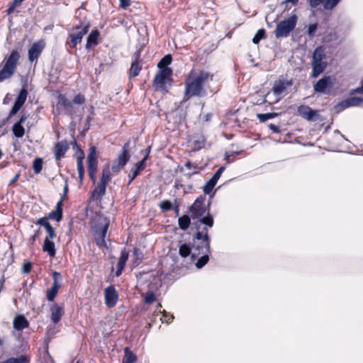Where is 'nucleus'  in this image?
I'll list each match as a JSON object with an SVG mask.
<instances>
[{
    "label": "nucleus",
    "instance_id": "1",
    "mask_svg": "<svg viewBox=\"0 0 363 363\" xmlns=\"http://www.w3.org/2000/svg\"><path fill=\"white\" fill-rule=\"evenodd\" d=\"M213 75L207 71L196 72L192 69L185 82L184 98L188 100L192 97H201L206 95L204 86L213 81Z\"/></svg>",
    "mask_w": 363,
    "mask_h": 363
},
{
    "label": "nucleus",
    "instance_id": "2",
    "mask_svg": "<svg viewBox=\"0 0 363 363\" xmlns=\"http://www.w3.org/2000/svg\"><path fill=\"white\" fill-rule=\"evenodd\" d=\"M213 217L211 213H207L204 217L194 223L196 232L193 235V241L197 240L206 242L207 252L210 250V236L208 231V228L213 227Z\"/></svg>",
    "mask_w": 363,
    "mask_h": 363
},
{
    "label": "nucleus",
    "instance_id": "3",
    "mask_svg": "<svg viewBox=\"0 0 363 363\" xmlns=\"http://www.w3.org/2000/svg\"><path fill=\"white\" fill-rule=\"evenodd\" d=\"M172 69L165 68L160 70L155 75L152 86L156 91H160L162 94L168 91V88L171 86V76Z\"/></svg>",
    "mask_w": 363,
    "mask_h": 363
},
{
    "label": "nucleus",
    "instance_id": "4",
    "mask_svg": "<svg viewBox=\"0 0 363 363\" xmlns=\"http://www.w3.org/2000/svg\"><path fill=\"white\" fill-rule=\"evenodd\" d=\"M20 55L17 50H13L6 59L4 65L0 69V82L10 79L16 69Z\"/></svg>",
    "mask_w": 363,
    "mask_h": 363
},
{
    "label": "nucleus",
    "instance_id": "5",
    "mask_svg": "<svg viewBox=\"0 0 363 363\" xmlns=\"http://www.w3.org/2000/svg\"><path fill=\"white\" fill-rule=\"evenodd\" d=\"M206 199V194L199 196L189 207L191 218L193 219H200L204 217L207 213H210V201L205 203Z\"/></svg>",
    "mask_w": 363,
    "mask_h": 363
},
{
    "label": "nucleus",
    "instance_id": "6",
    "mask_svg": "<svg viewBox=\"0 0 363 363\" xmlns=\"http://www.w3.org/2000/svg\"><path fill=\"white\" fill-rule=\"evenodd\" d=\"M90 24L88 21H84L80 22L79 25H76L72 28V32L69 34L71 40L67 43V45L71 48H76V46L82 42V40L89 29Z\"/></svg>",
    "mask_w": 363,
    "mask_h": 363
},
{
    "label": "nucleus",
    "instance_id": "7",
    "mask_svg": "<svg viewBox=\"0 0 363 363\" xmlns=\"http://www.w3.org/2000/svg\"><path fill=\"white\" fill-rule=\"evenodd\" d=\"M297 22L296 15L291 16L287 19L279 22L274 30V35L277 38H285L289 36L290 33L295 28Z\"/></svg>",
    "mask_w": 363,
    "mask_h": 363
},
{
    "label": "nucleus",
    "instance_id": "8",
    "mask_svg": "<svg viewBox=\"0 0 363 363\" xmlns=\"http://www.w3.org/2000/svg\"><path fill=\"white\" fill-rule=\"evenodd\" d=\"M97 223L99 226H94L96 228L94 240L98 246L106 247L105 238L109 226V220L106 217H99Z\"/></svg>",
    "mask_w": 363,
    "mask_h": 363
},
{
    "label": "nucleus",
    "instance_id": "9",
    "mask_svg": "<svg viewBox=\"0 0 363 363\" xmlns=\"http://www.w3.org/2000/svg\"><path fill=\"white\" fill-rule=\"evenodd\" d=\"M129 149L130 141H128L124 144L121 153L119 154L118 157L113 162L111 169L113 172H119L129 161L130 158Z\"/></svg>",
    "mask_w": 363,
    "mask_h": 363
},
{
    "label": "nucleus",
    "instance_id": "10",
    "mask_svg": "<svg viewBox=\"0 0 363 363\" xmlns=\"http://www.w3.org/2000/svg\"><path fill=\"white\" fill-rule=\"evenodd\" d=\"M297 112L299 116L309 121H315L319 117L318 111L313 110L306 105L299 106Z\"/></svg>",
    "mask_w": 363,
    "mask_h": 363
},
{
    "label": "nucleus",
    "instance_id": "11",
    "mask_svg": "<svg viewBox=\"0 0 363 363\" xmlns=\"http://www.w3.org/2000/svg\"><path fill=\"white\" fill-rule=\"evenodd\" d=\"M104 296L106 305L108 308L114 307L118 299V295L113 285H111L105 289Z\"/></svg>",
    "mask_w": 363,
    "mask_h": 363
},
{
    "label": "nucleus",
    "instance_id": "12",
    "mask_svg": "<svg viewBox=\"0 0 363 363\" xmlns=\"http://www.w3.org/2000/svg\"><path fill=\"white\" fill-rule=\"evenodd\" d=\"M331 86L330 77L325 76L314 84L313 89L316 93L328 94Z\"/></svg>",
    "mask_w": 363,
    "mask_h": 363
},
{
    "label": "nucleus",
    "instance_id": "13",
    "mask_svg": "<svg viewBox=\"0 0 363 363\" xmlns=\"http://www.w3.org/2000/svg\"><path fill=\"white\" fill-rule=\"evenodd\" d=\"M150 150V147L149 146L146 150L147 152L146 155L144 156L143 159L140 162L134 164L133 168L130 169V173L129 174L130 181L128 182V184H130L136 178L140 171L143 170L145 169V163L148 157Z\"/></svg>",
    "mask_w": 363,
    "mask_h": 363
},
{
    "label": "nucleus",
    "instance_id": "14",
    "mask_svg": "<svg viewBox=\"0 0 363 363\" xmlns=\"http://www.w3.org/2000/svg\"><path fill=\"white\" fill-rule=\"evenodd\" d=\"M224 170V167H220L213 175L210 180H208L206 184L203 187V191L205 194H209L216 184H217L218 180L219 179L222 172Z\"/></svg>",
    "mask_w": 363,
    "mask_h": 363
},
{
    "label": "nucleus",
    "instance_id": "15",
    "mask_svg": "<svg viewBox=\"0 0 363 363\" xmlns=\"http://www.w3.org/2000/svg\"><path fill=\"white\" fill-rule=\"evenodd\" d=\"M45 46L43 41H38L32 45L28 50V59L30 62L37 60Z\"/></svg>",
    "mask_w": 363,
    "mask_h": 363
},
{
    "label": "nucleus",
    "instance_id": "16",
    "mask_svg": "<svg viewBox=\"0 0 363 363\" xmlns=\"http://www.w3.org/2000/svg\"><path fill=\"white\" fill-rule=\"evenodd\" d=\"M68 149L69 145L66 140H62L57 143L54 147L55 160L57 161H60L61 158L64 157Z\"/></svg>",
    "mask_w": 363,
    "mask_h": 363
},
{
    "label": "nucleus",
    "instance_id": "17",
    "mask_svg": "<svg viewBox=\"0 0 363 363\" xmlns=\"http://www.w3.org/2000/svg\"><path fill=\"white\" fill-rule=\"evenodd\" d=\"M292 84V80H279L274 83L272 89L275 94L280 95L288 86H291Z\"/></svg>",
    "mask_w": 363,
    "mask_h": 363
},
{
    "label": "nucleus",
    "instance_id": "18",
    "mask_svg": "<svg viewBox=\"0 0 363 363\" xmlns=\"http://www.w3.org/2000/svg\"><path fill=\"white\" fill-rule=\"evenodd\" d=\"M27 117L26 115H22L20 120L16 122L13 126V133L17 138H22L25 133V129L22 124L26 121Z\"/></svg>",
    "mask_w": 363,
    "mask_h": 363
},
{
    "label": "nucleus",
    "instance_id": "19",
    "mask_svg": "<svg viewBox=\"0 0 363 363\" xmlns=\"http://www.w3.org/2000/svg\"><path fill=\"white\" fill-rule=\"evenodd\" d=\"M128 256H129L128 252L126 250L125 248H124L121 251V255H120V257L118 259V266H117L118 269L116 272V277H119L121 274L122 272L123 271L125 263L128 259Z\"/></svg>",
    "mask_w": 363,
    "mask_h": 363
},
{
    "label": "nucleus",
    "instance_id": "20",
    "mask_svg": "<svg viewBox=\"0 0 363 363\" xmlns=\"http://www.w3.org/2000/svg\"><path fill=\"white\" fill-rule=\"evenodd\" d=\"M62 199H60L56 205L55 211H51L48 216V219L55 220L57 222L60 221L62 218Z\"/></svg>",
    "mask_w": 363,
    "mask_h": 363
},
{
    "label": "nucleus",
    "instance_id": "21",
    "mask_svg": "<svg viewBox=\"0 0 363 363\" xmlns=\"http://www.w3.org/2000/svg\"><path fill=\"white\" fill-rule=\"evenodd\" d=\"M50 311H51V320L55 323H57L62 315H63V308L57 305V304H54L52 305L51 307H50Z\"/></svg>",
    "mask_w": 363,
    "mask_h": 363
},
{
    "label": "nucleus",
    "instance_id": "22",
    "mask_svg": "<svg viewBox=\"0 0 363 363\" xmlns=\"http://www.w3.org/2000/svg\"><path fill=\"white\" fill-rule=\"evenodd\" d=\"M13 325L16 330H22L29 326V323L24 316L18 315L14 318Z\"/></svg>",
    "mask_w": 363,
    "mask_h": 363
},
{
    "label": "nucleus",
    "instance_id": "23",
    "mask_svg": "<svg viewBox=\"0 0 363 363\" xmlns=\"http://www.w3.org/2000/svg\"><path fill=\"white\" fill-rule=\"evenodd\" d=\"M362 104H363V98L353 96L341 101L340 105L343 108H347L350 106H360Z\"/></svg>",
    "mask_w": 363,
    "mask_h": 363
},
{
    "label": "nucleus",
    "instance_id": "24",
    "mask_svg": "<svg viewBox=\"0 0 363 363\" xmlns=\"http://www.w3.org/2000/svg\"><path fill=\"white\" fill-rule=\"evenodd\" d=\"M312 67H313L312 77L315 78L324 72V70L325 69V68L327 67V62H312Z\"/></svg>",
    "mask_w": 363,
    "mask_h": 363
},
{
    "label": "nucleus",
    "instance_id": "25",
    "mask_svg": "<svg viewBox=\"0 0 363 363\" xmlns=\"http://www.w3.org/2000/svg\"><path fill=\"white\" fill-rule=\"evenodd\" d=\"M43 250L44 252H47L50 257H55L56 253L55 243L51 241L49 238H45L43 246Z\"/></svg>",
    "mask_w": 363,
    "mask_h": 363
},
{
    "label": "nucleus",
    "instance_id": "26",
    "mask_svg": "<svg viewBox=\"0 0 363 363\" xmlns=\"http://www.w3.org/2000/svg\"><path fill=\"white\" fill-rule=\"evenodd\" d=\"M203 245L198 244L196 245L195 243V240L194 241V245L192 246V248L194 249L195 251H197L198 252H194L191 254V260H194L196 257L201 255V254H209L211 252V249L208 252H207L206 248V242H203Z\"/></svg>",
    "mask_w": 363,
    "mask_h": 363
},
{
    "label": "nucleus",
    "instance_id": "27",
    "mask_svg": "<svg viewBox=\"0 0 363 363\" xmlns=\"http://www.w3.org/2000/svg\"><path fill=\"white\" fill-rule=\"evenodd\" d=\"M106 186L104 184L99 183L98 186L92 192L91 197L93 199L101 201V198L106 193Z\"/></svg>",
    "mask_w": 363,
    "mask_h": 363
},
{
    "label": "nucleus",
    "instance_id": "28",
    "mask_svg": "<svg viewBox=\"0 0 363 363\" xmlns=\"http://www.w3.org/2000/svg\"><path fill=\"white\" fill-rule=\"evenodd\" d=\"M325 49L323 46L317 47L313 53L312 62H323L325 58Z\"/></svg>",
    "mask_w": 363,
    "mask_h": 363
},
{
    "label": "nucleus",
    "instance_id": "29",
    "mask_svg": "<svg viewBox=\"0 0 363 363\" xmlns=\"http://www.w3.org/2000/svg\"><path fill=\"white\" fill-rule=\"evenodd\" d=\"M77 170L79 173V178L80 181L82 182L84 177V165H83V160L84 158V152L82 150H79V152L77 153Z\"/></svg>",
    "mask_w": 363,
    "mask_h": 363
},
{
    "label": "nucleus",
    "instance_id": "30",
    "mask_svg": "<svg viewBox=\"0 0 363 363\" xmlns=\"http://www.w3.org/2000/svg\"><path fill=\"white\" fill-rule=\"evenodd\" d=\"M99 36V32L98 30H92L87 38L86 48L89 49L92 45H96Z\"/></svg>",
    "mask_w": 363,
    "mask_h": 363
},
{
    "label": "nucleus",
    "instance_id": "31",
    "mask_svg": "<svg viewBox=\"0 0 363 363\" xmlns=\"http://www.w3.org/2000/svg\"><path fill=\"white\" fill-rule=\"evenodd\" d=\"M58 104L63 106L67 112L71 113L73 108V102L67 99L65 96L60 94L58 98Z\"/></svg>",
    "mask_w": 363,
    "mask_h": 363
},
{
    "label": "nucleus",
    "instance_id": "32",
    "mask_svg": "<svg viewBox=\"0 0 363 363\" xmlns=\"http://www.w3.org/2000/svg\"><path fill=\"white\" fill-rule=\"evenodd\" d=\"M60 287L61 284L58 282L52 283V287L47 291V298L48 301H52L55 299Z\"/></svg>",
    "mask_w": 363,
    "mask_h": 363
},
{
    "label": "nucleus",
    "instance_id": "33",
    "mask_svg": "<svg viewBox=\"0 0 363 363\" xmlns=\"http://www.w3.org/2000/svg\"><path fill=\"white\" fill-rule=\"evenodd\" d=\"M206 143V138L203 135L195 136L192 144L194 150H199L200 149L204 147Z\"/></svg>",
    "mask_w": 363,
    "mask_h": 363
},
{
    "label": "nucleus",
    "instance_id": "34",
    "mask_svg": "<svg viewBox=\"0 0 363 363\" xmlns=\"http://www.w3.org/2000/svg\"><path fill=\"white\" fill-rule=\"evenodd\" d=\"M111 180V171L108 166L104 167L102 170L101 177L100 179L101 184H104V185H107Z\"/></svg>",
    "mask_w": 363,
    "mask_h": 363
},
{
    "label": "nucleus",
    "instance_id": "35",
    "mask_svg": "<svg viewBox=\"0 0 363 363\" xmlns=\"http://www.w3.org/2000/svg\"><path fill=\"white\" fill-rule=\"evenodd\" d=\"M178 224L180 229L186 230L188 229L191 224L190 217L187 215H184L178 220Z\"/></svg>",
    "mask_w": 363,
    "mask_h": 363
},
{
    "label": "nucleus",
    "instance_id": "36",
    "mask_svg": "<svg viewBox=\"0 0 363 363\" xmlns=\"http://www.w3.org/2000/svg\"><path fill=\"white\" fill-rule=\"evenodd\" d=\"M179 254L182 257H186L189 255L191 256V247L189 244L184 243L179 245Z\"/></svg>",
    "mask_w": 363,
    "mask_h": 363
},
{
    "label": "nucleus",
    "instance_id": "37",
    "mask_svg": "<svg viewBox=\"0 0 363 363\" xmlns=\"http://www.w3.org/2000/svg\"><path fill=\"white\" fill-rule=\"evenodd\" d=\"M136 361V356L128 348L124 350V357L123 363H135Z\"/></svg>",
    "mask_w": 363,
    "mask_h": 363
},
{
    "label": "nucleus",
    "instance_id": "38",
    "mask_svg": "<svg viewBox=\"0 0 363 363\" xmlns=\"http://www.w3.org/2000/svg\"><path fill=\"white\" fill-rule=\"evenodd\" d=\"M172 61V55L168 54L163 57L157 64L160 70L162 69L169 68L167 66L171 64Z\"/></svg>",
    "mask_w": 363,
    "mask_h": 363
},
{
    "label": "nucleus",
    "instance_id": "39",
    "mask_svg": "<svg viewBox=\"0 0 363 363\" xmlns=\"http://www.w3.org/2000/svg\"><path fill=\"white\" fill-rule=\"evenodd\" d=\"M29 359L26 355H21L17 358L11 357L0 363H28Z\"/></svg>",
    "mask_w": 363,
    "mask_h": 363
},
{
    "label": "nucleus",
    "instance_id": "40",
    "mask_svg": "<svg viewBox=\"0 0 363 363\" xmlns=\"http://www.w3.org/2000/svg\"><path fill=\"white\" fill-rule=\"evenodd\" d=\"M27 96H28V91H27L26 89L23 88L20 91L18 95L17 96V97L15 100V102L23 106L26 101Z\"/></svg>",
    "mask_w": 363,
    "mask_h": 363
},
{
    "label": "nucleus",
    "instance_id": "41",
    "mask_svg": "<svg viewBox=\"0 0 363 363\" xmlns=\"http://www.w3.org/2000/svg\"><path fill=\"white\" fill-rule=\"evenodd\" d=\"M142 69V66L140 63L132 62L130 68L129 69L130 77H136L139 74L140 70Z\"/></svg>",
    "mask_w": 363,
    "mask_h": 363
},
{
    "label": "nucleus",
    "instance_id": "42",
    "mask_svg": "<svg viewBox=\"0 0 363 363\" xmlns=\"http://www.w3.org/2000/svg\"><path fill=\"white\" fill-rule=\"evenodd\" d=\"M279 116L278 113H257V117L260 122H265L269 119L274 118Z\"/></svg>",
    "mask_w": 363,
    "mask_h": 363
},
{
    "label": "nucleus",
    "instance_id": "43",
    "mask_svg": "<svg viewBox=\"0 0 363 363\" xmlns=\"http://www.w3.org/2000/svg\"><path fill=\"white\" fill-rule=\"evenodd\" d=\"M43 159L40 157H37L34 160L33 163V169L35 174H39L43 168Z\"/></svg>",
    "mask_w": 363,
    "mask_h": 363
},
{
    "label": "nucleus",
    "instance_id": "44",
    "mask_svg": "<svg viewBox=\"0 0 363 363\" xmlns=\"http://www.w3.org/2000/svg\"><path fill=\"white\" fill-rule=\"evenodd\" d=\"M341 0H323V8L325 10H332Z\"/></svg>",
    "mask_w": 363,
    "mask_h": 363
},
{
    "label": "nucleus",
    "instance_id": "45",
    "mask_svg": "<svg viewBox=\"0 0 363 363\" xmlns=\"http://www.w3.org/2000/svg\"><path fill=\"white\" fill-rule=\"evenodd\" d=\"M209 260L208 254H203L196 262V267L198 269L202 268L205 266Z\"/></svg>",
    "mask_w": 363,
    "mask_h": 363
},
{
    "label": "nucleus",
    "instance_id": "46",
    "mask_svg": "<svg viewBox=\"0 0 363 363\" xmlns=\"http://www.w3.org/2000/svg\"><path fill=\"white\" fill-rule=\"evenodd\" d=\"M87 162H97L96 159V148L95 146H91L89 148V152L87 157Z\"/></svg>",
    "mask_w": 363,
    "mask_h": 363
},
{
    "label": "nucleus",
    "instance_id": "47",
    "mask_svg": "<svg viewBox=\"0 0 363 363\" xmlns=\"http://www.w3.org/2000/svg\"><path fill=\"white\" fill-rule=\"evenodd\" d=\"M265 38V30L264 29L259 30L252 39L255 44H257L262 39Z\"/></svg>",
    "mask_w": 363,
    "mask_h": 363
},
{
    "label": "nucleus",
    "instance_id": "48",
    "mask_svg": "<svg viewBox=\"0 0 363 363\" xmlns=\"http://www.w3.org/2000/svg\"><path fill=\"white\" fill-rule=\"evenodd\" d=\"M160 207L163 211H168L172 208V203L168 200L160 202Z\"/></svg>",
    "mask_w": 363,
    "mask_h": 363
},
{
    "label": "nucleus",
    "instance_id": "49",
    "mask_svg": "<svg viewBox=\"0 0 363 363\" xmlns=\"http://www.w3.org/2000/svg\"><path fill=\"white\" fill-rule=\"evenodd\" d=\"M133 256L135 257L134 264L136 265L139 264L143 258L142 253L137 248H135L133 251Z\"/></svg>",
    "mask_w": 363,
    "mask_h": 363
},
{
    "label": "nucleus",
    "instance_id": "50",
    "mask_svg": "<svg viewBox=\"0 0 363 363\" xmlns=\"http://www.w3.org/2000/svg\"><path fill=\"white\" fill-rule=\"evenodd\" d=\"M317 28H318V23H316L309 25V26L308 28V30H307V34L310 37H313L315 35V33Z\"/></svg>",
    "mask_w": 363,
    "mask_h": 363
},
{
    "label": "nucleus",
    "instance_id": "51",
    "mask_svg": "<svg viewBox=\"0 0 363 363\" xmlns=\"http://www.w3.org/2000/svg\"><path fill=\"white\" fill-rule=\"evenodd\" d=\"M22 106L18 104H16V102H14V104L9 113V118H11L13 117V116H15L18 112V111L21 108Z\"/></svg>",
    "mask_w": 363,
    "mask_h": 363
},
{
    "label": "nucleus",
    "instance_id": "52",
    "mask_svg": "<svg viewBox=\"0 0 363 363\" xmlns=\"http://www.w3.org/2000/svg\"><path fill=\"white\" fill-rule=\"evenodd\" d=\"M98 162H88V173H96Z\"/></svg>",
    "mask_w": 363,
    "mask_h": 363
},
{
    "label": "nucleus",
    "instance_id": "53",
    "mask_svg": "<svg viewBox=\"0 0 363 363\" xmlns=\"http://www.w3.org/2000/svg\"><path fill=\"white\" fill-rule=\"evenodd\" d=\"M73 104H83L85 102V98L82 94H77L74 97Z\"/></svg>",
    "mask_w": 363,
    "mask_h": 363
},
{
    "label": "nucleus",
    "instance_id": "54",
    "mask_svg": "<svg viewBox=\"0 0 363 363\" xmlns=\"http://www.w3.org/2000/svg\"><path fill=\"white\" fill-rule=\"evenodd\" d=\"M35 223L37 225H40L44 226L45 228H46V226H48L50 224L48 222V216L47 217L40 218L38 219L37 221L35 222Z\"/></svg>",
    "mask_w": 363,
    "mask_h": 363
},
{
    "label": "nucleus",
    "instance_id": "55",
    "mask_svg": "<svg viewBox=\"0 0 363 363\" xmlns=\"http://www.w3.org/2000/svg\"><path fill=\"white\" fill-rule=\"evenodd\" d=\"M45 230L48 234L46 238H49V239H53L55 237V230L52 226L50 224L48 226H46Z\"/></svg>",
    "mask_w": 363,
    "mask_h": 363
},
{
    "label": "nucleus",
    "instance_id": "56",
    "mask_svg": "<svg viewBox=\"0 0 363 363\" xmlns=\"http://www.w3.org/2000/svg\"><path fill=\"white\" fill-rule=\"evenodd\" d=\"M155 301V296L153 293L147 294L145 298V303L146 304H152Z\"/></svg>",
    "mask_w": 363,
    "mask_h": 363
},
{
    "label": "nucleus",
    "instance_id": "57",
    "mask_svg": "<svg viewBox=\"0 0 363 363\" xmlns=\"http://www.w3.org/2000/svg\"><path fill=\"white\" fill-rule=\"evenodd\" d=\"M32 264L30 262H25L22 267V272L28 274L31 271Z\"/></svg>",
    "mask_w": 363,
    "mask_h": 363
},
{
    "label": "nucleus",
    "instance_id": "58",
    "mask_svg": "<svg viewBox=\"0 0 363 363\" xmlns=\"http://www.w3.org/2000/svg\"><path fill=\"white\" fill-rule=\"evenodd\" d=\"M309 5L311 8H316L323 0H308Z\"/></svg>",
    "mask_w": 363,
    "mask_h": 363
},
{
    "label": "nucleus",
    "instance_id": "59",
    "mask_svg": "<svg viewBox=\"0 0 363 363\" xmlns=\"http://www.w3.org/2000/svg\"><path fill=\"white\" fill-rule=\"evenodd\" d=\"M133 57H134V60L132 62L140 63V49L134 52Z\"/></svg>",
    "mask_w": 363,
    "mask_h": 363
},
{
    "label": "nucleus",
    "instance_id": "60",
    "mask_svg": "<svg viewBox=\"0 0 363 363\" xmlns=\"http://www.w3.org/2000/svg\"><path fill=\"white\" fill-rule=\"evenodd\" d=\"M130 4V0H120V6L122 9H126Z\"/></svg>",
    "mask_w": 363,
    "mask_h": 363
},
{
    "label": "nucleus",
    "instance_id": "61",
    "mask_svg": "<svg viewBox=\"0 0 363 363\" xmlns=\"http://www.w3.org/2000/svg\"><path fill=\"white\" fill-rule=\"evenodd\" d=\"M67 192H68V184H67V181H65V184L63 188V196L61 198V199H62V201L67 198Z\"/></svg>",
    "mask_w": 363,
    "mask_h": 363
},
{
    "label": "nucleus",
    "instance_id": "62",
    "mask_svg": "<svg viewBox=\"0 0 363 363\" xmlns=\"http://www.w3.org/2000/svg\"><path fill=\"white\" fill-rule=\"evenodd\" d=\"M268 127H269V128L270 130H272L274 133H279V132H280V130H279V126H277V125H274V124L271 123V124H269V125H268Z\"/></svg>",
    "mask_w": 363,
    "mask_h": 363
},
{
    "label": "nucleus",
    "instance_id": "63",
    "mask_svg": "<svg viewBox=\"0 0 363 363\" xmlns=\"http://www.w3.org/2000/svg\"><path fill=\"white\" fill-rule=\"evenodd\" d=\"M61 277V274L59 272H54L52 274L53 283L58 282L57 280Z\"/></svg>",
    "mask_w": 363,
    "mask_h": 363
},
{
    "label": "nucleus",
    "instance_id": "64",
    "mask_svg": "<svg viewBox=\"0 0 363 363\" xmlns=\"http://www.w3.org/2000/svg\"><path fill=\"white\" fill-rule=\"evenodd\" d=\"M20 177V172H18L13 178L9 182V186L13 185Z\"/></svg>",
    "mask_w": 363,
    "mask_h": 363
}]
</instances>
